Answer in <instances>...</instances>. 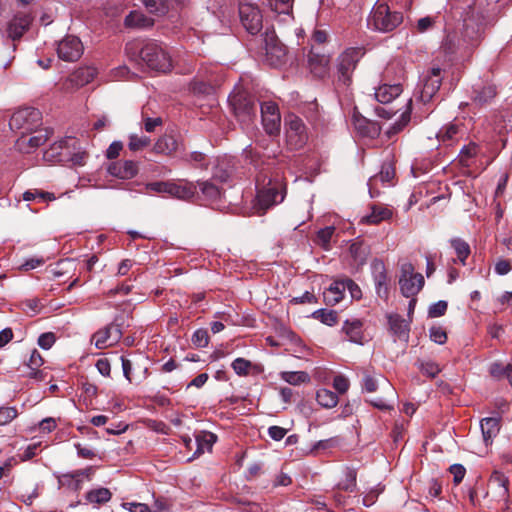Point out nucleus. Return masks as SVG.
<instances>
[{"label":"nucleus","mask_w":512,"mask_h":512,"mask_svg":"<svg viewBox=\"0 0 512 512\" xmlns=\"http://www.w3.org/2000/svg\"><path fill=\"white\" fill-rule=\"evenodd\" d=\"M150 143V139L146 136L139 137L135 134L129 137V149L132 151H138L148 146Z\"/></svg>","instance_id":"obj_54"},{"label":"nucleus","mask_w":512,"mask_h":512,"mask_svg":"<svg viewBox=\"0 0 512 512\" xmlns=\"http://www.w3.org/2000/svg\"><path fill=\"white\" fill-rule=\"evenodd\" d=\"M394 175L395 171L393 166L391 164H384L379 174L370 177L368 180L367 185L369 187L370 196L373 198L379 194V192L374 189L379 181L383 184H388L393 179Z\"/></svg>","instance_id":"obj_26"},{"label":"nucleus","mask_w":512,"mask_h":512,"mask_svg":"<svg viewBox=\"0 0 512 512\" xmlns=\"http://www.w3.org/2000/svg\"><path fill=\"white\" fill-rule=\"evenodd\" d=\"M459 133V126L456 123H449L438 131L436 138L441 144L450 146L458 139Z\"/></svg>","instance_id":"obj_32"},{"label":"nucleus","mask_w":512,"mask_h":512,"mask_svg":"<svg viewBox=\"0 0 512 512\" xmlns=\"http://www.w3.org/2000/svg\"><path fill=\"white\" fill-rule=\"evenodd\" d=\"M334 231L335 228L333 226H327L317 232V243L325 250H328L330 247V241Z\"/></svg>","instance_id":"obj_47"},{"label":"nucleus","mask_w":512,"mask_h":512,"mask_svg":"<svg viewBox=\"0 0 512 512\" xmlns=\"http://www.w3.org/2000/svg\"><path fill=\"white\" fill-rule=\"evenodd\" d=\"M55 335L52 332H46L39 336L38 345L45 350L50 349L55 343Z\"/></svg>","instance_id":"obj_61"},{"label":"nucleus","mask_w":512,"mask_h":512,"mask_svg":"<svg viewBox=\"0 0 512 512\" xmlns=\"http://www.w3.org/2000/svg\"><path fill=\"white\" fill-rule=\"evenodd\" d=\"M50 133L48 128H37L29 138L28 135L19 136L16 140V147L21 152L30 153L32 149L43 145L48 140Z\"/></svg>","instance_id":"obj_17"},{"label":"nucleus","mask_w":512,"mask_h":512,"mask_svg":"<svg viewBox=\"0 0 512 512\" xmlns=\"http://www.w3.org/2000/svg\"><path fill=\"white\" fill-rule=\"evenodd\" d=\"M123 508L127 509L130 512H159V511H151L148 505L144 503H136V502H127L123 503Z\"/></svg>","instance_id":"obj_64"},{"label":"nucleus","mask_w":512,"mask_h":512,"mask_svg":"<svg viewBox=\"0 0 512 512\" xmlns=\"http://www.w3.org/2000/svg\"><path fill=\"white\" fill-rule=\"evenodd\" d=\"M450 245L454 249L459 261L465 265L466 259L470 255V246L462 238L455 237L450 239Z\"/></svg>","instance_id":"obj_38"},{"label":"nucleus","mask_w":512,"mask_h":512,"mask_svg":"<svg viewBox=\"0 0 512 512\" xmlns=\"http://www.w3.org/2000/svg\"><path fill=\"white\" fill-rule=\"evenodd\" d=\"M107 171L110 175L120 179H131L137 172V164L132 160L118 161L109 164Z\"/></svg>","instance_id":"obj_21"},{"label":"nucleus","mask_w":512,"mask_h":512,"mask_svg":"<svg viewBox=\"0 0 512 512\" xmlns=\"http://www.w3.org/2000/svg\"><path fill=\"white\" fill-rule=\"evenodd\" d=\"M197 193V186L192 182H185L184 184H177L171 182L169 195L181 200H189Z\"/></svg>","instance_id":"obj_29"},{"label":"nucleus","mask_w":512,"mask_h":512,"mask_svg":"<svg viewBox=\"0 0 512 512\" xmlns=\"http://www.w3.org/2000/svg\"><path fill=\"white\" fill-rule=\"evenodd\" d=\"M329 57L314 51L312 46L308 54V67L310 72L317 78H323L328 72Z\"/></svg>","instance_id":"obj_23"},{"label":"nucleus","mask_w":512,"mask_h":512,"mask_svg":"<svg viewBox=\"0 0 512 512\" xmlns=\"http://www.w3.org/2000/svg\"><path fill=\"white\" fill-rule=\"evenodd\" d=\"M387 319L391 333L399 340L408 341L411 319L407 321L397 313L388 314Z\"/></svg>","instance_id":"obj_20"},{"label":"nucleus","mask_w":512,"mask_h":512,"mask_svg":"<svg viewBox=\"0 0 512 512\" xmlns=\"http://www.w3.org/2000/svg\"><path fill=\"white\" fill-rule=\"evenodd\" d=\"M402 91V86L399 83H384L375 89L374 97L378 102L382 104H388L392 102L395 98H397L402 93Z\"/></svg>","instance_id":"obj_25"},{"label":"nucleus","mask_w":512,"mask_h":512,"mask_svg":"<svg viewBox=\"0 0 512 512\" xmlns=\"http://www.w3.org/2000/svg\"><path fill=\"white\" fill-rule=\"evenodd\" d=\"M17 417V410L14 407L0 408V425H6Z\"/></svg>","instance_id":"obj_58"},{"label":"nucleus","mask_w":512,"mask_h":512,"mask_svg":"<svg viewBox=\"0 0 512 512\" xmlns=\"http://www.w3.org/2000/svg\"><path fill=\"white\" fill-rule=\"evenodd\" d=\"M196 186L208 201H215L221 196L220 188L210 181L197 182Z\"/></svg>","instance_id":"obj_37"},{"label":"nucleus","mask_w":512,"mask_h":512,"mask_svg":"<svg viewBox=\"0 0 512 512\" xmlns=\"http://www.w3.org/2000/svg\"><path fill=\"white\" fill-rule=\"evenodd\" d=\"M481 432L486 445L492 442L500 431V418L487 417L480 422Z\"/></svg>","instance_id":"obj_28"},{"label":"nucleus","mask_w":512,"mask_h":512,"mask_svg":"<svg viewBox=\"0 0 512 512\" xmlns=\"http://www.w3.org/2000/svg\"><path fill=\"white\" fill-rule=\"evenodd\" d=\"M353 126L361 136L370 139L376 138L381 131V128L377 122L371 121L356 114L353 115Z\"/></svg>","instance_id":"obj_22"},{"label":"nucleus","mask_w":512,"mask_h":512,"mask_svg":"<svg viewBox=\"0 0 512 512\" xmlns=\"http://www.w3.org/2000/svg\"><path fill=\"white\" fill-rule=\"evenodd\" d=\"M349 252L358 264H364L367 257V251L361 242H353L349 247Z\"/></svg>","instance_id":"obj_48"},{"label":"nucleus","mask_w":512,"mask_h":512,"mask_svg":"<svg viewBox=\"0 0 512 512\" xmlns=\"http://www.w3.org/2000/svg\"><path fill=\"white\" fill-rule=\"evenodd\" d=\"M424 285V277L420 273H415L414 266L409 263H403L400 267L399 286L404 297L416 296Z\"/></svg>","instance_id":"obj_9"},{"label":"nucleus","mask_w":512,"mask_h":512,"mask_svg":"<svg viewBox=\"0 0 512 512\" xmlns=\"http://www.w3.org/2000/svg\"><path fill=\"white\" fill-rule=\"evenodd\" d=\"M496 95L495 87L493 86H485L480 91H476L473 100L480 104L484 105L489 103Z\"/></svg>","instance_id":"obj_45"},{"label":"nucleus","mask_w":512,"mask_h":512,"mask_svg":"<svg viewBox=\"0 0 512 512\" xmlns=\"http://www.w3.org/2000/svg\"><path fill=\"white\" fill-rule=\"evenodd\" d=\"M292 2H268L269 8L275 15H289L292 9Z\"/></svg>","instance_id":"obj_56"},{"label":"nucleus","mask_w":512,"mask_h":512,"mask_svg":"<svg viewBox=\"0 0 512 512\" xmlns=\"http://www.w3.org/2000/svg\"><path fill=\"white\" fill-rule=\"evenodd\" d=\"M267 174L264 169L259 171L256 175L257 196L255 209L259 215L264 214L269 208L281 203L285 197V191L278 181H273L271 178L266 183Z\"/></svg>","instance_id":"obj_3"},{"label":"nucleus","mask_w":512,"mask_h":512,"mask_svg":"<svg viewBox=\"0 0 512 512\" xmlns=\"http://www.w3.org/2000/svg\"><path fill=\"white\" fill-rule=\"evenodd\" d=\"M95 75V70L92 68L80 69L76 72L75 78L79 79V84L84 85L89 83Z\"/></svg>","instance_id":"obj_60"},{"label":"nucleus","mask_w":512,"mask_h":512,"mask_svg":"<svg viewBox=\"0 0 512 512\" xmlns=\"http://www.w3.org/2000/svg\"><path fill=\"white\" fill-rule=\"evenodd\" d=\"M371 268L376 294L381 299L387 300L389 297V283L385 265L381 260L375 259Z\"/></svg>","instance_id":"obj_18"},{"label":"nucleus","mask_w":512,"mask_h":512,"mask_svg":"<svg viewBox=\"0 0 512 512\" xmlns=\"http://www.w3.org/2000/svg\"><path fill=\"white\" fill-rule=\"evenodd\" d=\"M228 101L242 129L247 133L254 131L257 104L253 96L241 84H237L230 93Z\"/></svg>","instance_id":"obj_2"},{"label":"nucleus","mask_w":512,"mask_h":512,"mask_svg":"<svg viewBox=\"0 0 512 512\" xmlns=\"http://www.w3.org/2000/svg\"><path fill=\"white\" fill-rule=\"evenodd\" d=\"M93 475L94 468L87 467L85 469L76 470L71 473L62 474L59 477V484L73 491H78L81 489L83 481H90Z\"/></svg>","instance_id":"obj_19"},{"label":"nucleus","mask_w":512,"mask_h":512,"mask_svg":"<svg viewBox=\"0 0 512 512\" xmlns=\"http://www.w3.org/2000/svg\"><path fill=\"white\" fill-rule=\"evenodd\" d=\"M286 139L293 149H300L308 139L303 121L295 115L286 118Z\"/></svg>","instance_id":"obj_11"},{"label":"nucleus","mask_w":512,"mask_h":512,"mask_svg":"<svg viewBox=\"0 0 512 512\" xmlns=\"http://www.w3.org/2000/svg\"><path fill=\"white\" fill-rule=\"evenodd\" d=\"M170 184V181H156L148 183L146 187L153 192L169 195Z\"/></svg>","instance_id":"obj_59"},{"label":"nucleus","mask_w":512,"mask_h":512,"mask_svg":"<svg viewBox=\"0 0 512 512\" xmlns=\"http://www.w3.org/2000/svg\"><path fill=\"white\" fill-rule=\"evenodd\" d=\"M420 371L428 377L434 378L440 372V367L433 361H421L418 363Z\"/></svg>","instance_id":"obj_50"},{"label":"nucleus","mask_w":512,"mask_h":512,"mask_svg":"<svg viewBox=\"0 0 512 512\" xmlns=\"http://www.w3.org/2000/svg\"><path fill=\"white\" fill-rule=\"evenodd\" d=\"M245 157L250 160V163L255 167V169H259L262 164H265L262 159V155L256 148L251 146L247 147L244 150Z\"/></svg>","instance_id":"obj_51"},{"label":"nucleus","mask_w":512,"mask_h":512,"mask_svg":"<svg viewBox=\"0 0 512 512\" xmlns=\"http://www.w3.org/2000/svg\"><path fill=\"white\" fill-rule=\"evenodd\" d=\"M121 337V325L119 323H111L105 328L97 331L93 335L92 341H94L96 348L104 349L108 346L116 344L121 339Z\"/></svg>","instance_id":"obj_16"},{"label":"nucleus","mask_w":512,"mask_h":512,"mask_svg":"<svg viewBox=\"0 0 512 512\" xmlns=\"http://www.w3.org/2000/svg\"><path fill=\"white\" fill-rule=\"evenodd\" d=\"M157 152L170 154L177 149V142L172 136H163L155 144Z\"/></svg>","instance_id":"obj_43"},{"label":"nucleus","mask_w":512,"mask_h":512,"mask_svg":"<svg viewBox=\"0 0 512 512\" xmlns=\"http://www.w3.org/2000/svg\"><path fill=\"white\" fill-rule=\"evenodd\" d=\"M45 157L58 162L70 163L73 166H83L88 155L80 147L76 138L68 136L54 142L45 152Z\"/></svg>","instance_id":"obj_4"},{"label":"nucleus","mask_w":512,"mask_h":512,"mask_svg":"<svg viewBox=\"0 0 512 512\" xmlns=\"http://www.w3.org/2000/svg\"><path fill=\"white\" fill-rule=\"evenodd\" d=\"M191 341H192L193 345L196 347H199V348L206 347L209 343V336H208L207 330H205V329L196 330L192 335Z\"/></svg>","instance_id":"obj_53"},{"label":"nucleus","mask_w":512,"mask_h":512,"mask_svg":"<svg viewBox=\"0 0 512 512\" xmlns=\"http://www.w3.org/2000/svg\"><path fill=\"white\" fill-rule=\"evenodd\" d=\"M261 119L265 131L269 135H276L280 131L281 116L275 102L267 101L260 105Z\"/></svg>","instance_id":"obj_13"},{"label":"nucleus","mask_w":512,"mask_h":512,"mask_svg":"<svg viewBox=\"0 0 512 512\" xmlns=\"http://www.w3.org/2000/svg\"><path fill=\"white\" fill-rule=\"evenodd\" d=\"M441 71L439 67H432L431 70L421 78L414 93L416 100L427 104L433 99L441 86Z\"/></svg>","instance_id":"obj_8"},{"label":"nucleus","mask_w":512,"mask_h":512,"mask_svg":"<svg viewBox=\"0 0 512 512\" xmlns=\"http://www.w3.org/2000/svg\"><path fill=\"white\" fill-rule=\"evenodd\" d=\"M316 400L324 408H333L338 403V396L333 391L323 388L317 391Z\"/></svg>","instance_id":"obj_39"},{"label":"nucleus","mask_w":512,"mask_h":512,"mask_svg":"<svg viewBox=\"0 0 512 512\" xmlns=\"http://www.w3.org/2000/svg\"><path fill=\"white\" fill-rule=\"evenodd\" d=\"M476 7L475 3L469 5V11L466 13L463 18V26L465 27L466 34L470 35L469 30H472V34H477L480 32L482 26L486 23L484 16L475 15Z\"/></svg>","instance_id":"obj_27"},{"label":"nucleus","mask_w":512,"mask_h":512,"mask_svg":"<svg viewBox=\"0 0 512 512\" xmlns=\"http://www.w3.org/2000/svg\"><path fill=\"white\" fill-rule=\"evenodd\" d=\"M490 485L497 489V496L503 499L506 503L509 496V479L503 473L494 471L490 477Z\"/></svg>","instance_id":"obj_31"},{"label":"nucleus","mask_w":512,"mask_h":512,"mask_svg":"<svg viewBox=\"0 0 512 512\" xmlns=\"http://www.w3.org/2000/svg\"><path fill=\"white\" fill-rule=\"evenodd\" d=\"M232 159L224 157L217 160V164L213 168V178L220 182H227L232 174Z\"/></svg>","instance_id":"obj_33"},{"label":"nucleus","mask_w":512,"mask_h":512,"mask_svg":"<svg viewBox=\"0 0 512 512\" xmlns=\"http://www.w3.org/2000/svg\"><path fill=\"white\" fill-rule=\"evenodd\" d=\"M217 436L208 431H201L199 432L196 437L195 441L197 444V449L195 451V454H202L206 449L210 450L213 446V444L216 442Z\"/></svg>","instance_id":"obj_35"},{"label":"nucleus","mask_w":512,"mask_h":512,"mask_svg":"<svg viewBox=\"0 0 512 512\" xmlns=\"http://www.w3.org/2000/svg\"><path fill=\"white\" fill-rule=\"evenodd\" d=\"M392 216L391 210L382 206H373L369 215L363 218V221L368 224H378L383 220H387Z\"/></svg>","instance_id":"obj_36"},{"label":"nucleus","mask_w":512,"mask_h":512,"mask_svg":"<svg viewBox=\"0 0 512 512\" xmlns=\"http://www.w3.org/2000/svg\"><path fill=\"white\" fill-rule=\"evenodd\" d=\"M362 388L366 392H375L378 388V383L375 377L365 374L362 379Z\"/></svg>","instance_id":"obj_62"},{"label":"nucleus","mask_w":512,"mask_h":512,"mask_svg":"<svg viewBox=\"0 0 512 512\" xmlns=\"http://www.w3.org/2000/svg\"><path fill=\"white\" fill-rule=\"evenodd\" d=\"M42 114L32 107L17 110L11 117L9 126L19 136L30 135L41 126Z\"/></svg>","instance_id":"obj_6"},{"label":"nucleus","mask_w":512,"mask_h":512,"mask_svg":"<svg viewBox=\"0 0 512 512\" xmlns=\"http://www.w3.org/2000/svg\"><path fill=\"white\" fill-rule=\"evenodd\" d=\"M55 196L49 192L39 191V190H28L23 193V200L30 202L34 200L38 201H51L54 200Z\"/></svg>","instance_id":"obj_46"},{"label":"nucleus","mask_w":512,"mask_h":512,"mask_svg":"<svg viewBox=\"0 0 512 512\" xmlns=\"http://www.w3.org/2000/svg\"><path fill=\"white\" fill-rule=\"evenodd\" d=\"M264 49L266 59L272 66H278L283 63L286 57V47L279 41L274 31L264 33Z\"/></svg>","instance_id":"obj_12"},{"label":"nucleus","mask_w":512,"mask_h":512,"mask_svg":"<svg viewBox=\"0 0 512 512\" xmlns=\"http://www.w3.org/2000/svg\"><path fill=\"white\" fill-rule=\"evenodd\" d=\"M364 55V50L359 47L346 49L339 57L337 63L338 82L344 86L351 83L352 74L357 63Z\"/></svg>","instance_id":"obj_7"},{"label":"nucleus","mask_w":512,"mask_h":512,"mask_svg":"<svg viewBox=\"0 0 512 512\" xmlns=\"http://www.w3.org/2000/svg\"><path fill=\"white\" fill-rule=\"evenodd\" d=\"M33 17L28 10L18 11L7 24V35L13 41L19 40L30 28Z\"/></svg>","instance_id":"obj_15"},{"label":"nucleus","mask_w":512,"mask_h":512,"mask_svg":"<svg viewBox=\"0 0 512 512\" xmlns=\"http://www.w3.org/2000/svg\"><path fill=\"white\" fill-rule=\"evenodd\" d=\"M447 307L448 304L444 300H440L436 303H433L432 305H430L428 309V316L430 318L441 317L446 313Z\"/></svg>","instance_id":"obj_55"},{"label":"nucleus","mask_w":512,"mask_h":512,"mask_svg":"<svg viewBox=\"0 0 512 512\" xmlns=\"http://www.w3.org/2000/svg\"><path fill=\"white\" fill-rule=\"evenodd\" d=\"M357 473L355 469L347 468L345 470V478L337 485L338 489L352 492L356 487Z\"/></svg>","instance_id":"obj_42"},{"label":"nucleus","mask_w":512,"mask_h":512,"mask_svg":"<svg viewBox=\"0 0 512 512\" xmlns=\"http://www.w3.org/2000/svg\"><path fill=\"white\" fill-rule=\"evenodd\" d=\"M281 379L291 385H299L309 381V375L304 371H285L280 374Z\"/></svg>","instance_id":"obj_41"},{"label":"nucleus","mask_w":512,"mask_h":512,"mask_svg":"<svg viewBox=\"0 0 512 512\" xmlns=\"http://www.w3.org/2000/svg\"><path fill=\"white\" fill-rule=\"evenodd\" d=\"M154 20L142 12L132 11L125 18V25L132 28H148L153 26Z\"/></svg>","instance_id":"obj_34"},{"label":"nucleus","mask_w":512,"mask_h":512,"mask_svg":"<svg viewBox=\"0 0 512 512\" xmlns=\"http://www.w3.org/2000/svg\"><path fill=\"white\" fill-rule=\"evenodd\" d=\"M312 317L328 326H333L337 323V313L333 310L319 309L312 313Z\"/></svg>","instance_id":"obj_44"},{"label":"nucleus","mask_w":512,"mask_h":512,"mask_svg":"<svg viewBox=\"0 0 512 512\" xmlns=\"http://www.w3.org/2000/svg\"><path fill=\"white\" fill-rule=\"evenodd\" d=\"M402 21V15L399 12L391 11L387 2H375L368 25L380 32H389L395 29Z\"/></svg>","instance_id":"obj_5"},{"label":"nucleus","mask_w":512,"mask_h":512,"mask_svg":"<svg viewBox=\"0 0 512 512\" xmlns=\"http://www.w3.org/2000/svg\"><path fill=\"white\" fill-rule=\"evenodd\" d=\"M125 52L130 60H141L148 68L157 72L166 73L172 67L171 57L156 41H130L125 46Z\"/></svg>","instance_id":"obj_1"},{"label":"nucleus","mask_w":512,"mask_h":512,"mask_svg":"<svg viewBox=\"0 0 512 512\" xmlns=\"http://www.w3.org/2000/svg\"><path fill=\"white\" fill-rule=\"evenodd\" d=\"M57 54L63 61H77L83 54V44L76 36H66L58 43Z\"/></svg>","instance_id":"obj_14"},{"label":"nucleus","mask_w":512,"mask_h":512,"mask_svg":"<svg viewBox=\"0 0 512 512\" xmlns=\"http://www.w3.org/2000/svg\"><path fill=\"white\" fill-rule=\"evenodd\" d=\"M345 293V283L343 280L334 281L324 292L323 298L327 305H336L339 303Z\"/></svg>","instance_id":"obj_30"},{"label":"nucleus","mask_w":512,"mask_h":512,"mask_svg":"<svg viewBox=\"0 0 512 512\" xmlns=\"http://www.w3.org/2000/svg\"><path fill=\"white\" fill-rule=\"evenodd\" d=\"M239 16L243 27L252 35L259 33L263 27V15L254 2H240Z\"/></svg>","instance_id":"obj_10"},{"label":"nucleus","mask_w":512,"mask_h":512,"mask_svg":"<svg viewBox=\"0 0 512 512\" xmlns=\"http://www.w3.org/2000/svg\"><path fill=\"white\" fill-rule=\"evenodd\" d=\"M234 372L239 376H245L249 373L251 362L244 358H236L231 364Z\"/></svg>","instance_id":"obj_52"},{"label":"nucleus","mask_w":512,"mask_h":512,"mask_svg":"<svg viewBox=\"0 0 512 512\" xmlns=\"http://www.w3.org/2000/svg\"><path fill=\"white\" fill-rule=\"evenodd\" d=\"M511 370H512V364H508V365L504 366L502 363H499V362L492 363L490 366V369H489L491 376L496 379H502V378L507 379L508 372H510Z\"/></svg>","instance_id":"obj_49"},{"label":"nucleus","mask_w":512,"mask_h":512,"mask_svg":"<svg viewBox=\"0 0 512 512\" xmlns=\"http://www.w3.org/2000/svg\"><path fill=\"white\" fill-rule=\"evenodd\" d=\"M112 497V493L109 489L100 487L94 490H90L86 494V500L89 503L104 504L108 502Z\"/></svg>","instance_id":"obj_40"},{"label":"nucleus","mask_w":512,"mask_h":512,"mask_svg":"<svg viewBox=\"0 0 512 512\" xmlns=\"http://www.w3.org/2000/svg\"><path fill=\"white\" fill-rule=\"evenodd\" d=\"M430 339L437 344H444L447 340L445 330L440 326H433L429 329Z\"/></svg>","instance_id":"obj_57"},{"label":"nucleus","mask_w":512,"mask_h":512,"mask_svg":"<svg viewBox=\"0 0 512 512\" xmlns=\"http://www.w3.org/2000/svg\"><path fill=\"white\" fill-rule=\"evenodd\" d=\"M333 387L339 393H345L349 388V381L343 375H337L333 379Z\"/></svg>","instance_id":"obj_63"},{"label":"nucleus","mask_w":512,"mask_h":512,"mask_svg":"<svg viewBox=\"0 0 512 512\" xmlns=\"http://www.w3.org/2000/svg\"><path fill=\"white\" fill-rule=\"evenodd\" d=\"M342 332L345 334L346 340L363 345L365 342L363 333V323L359 319L346 320L342 326Z\"/></svg>","instance_id":"obj_24"}]
</instances>
